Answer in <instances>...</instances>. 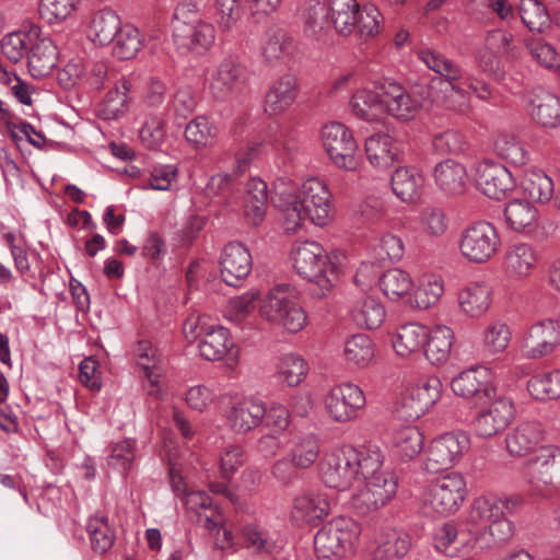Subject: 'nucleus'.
Segmentation results:
<instances>
[{
	"instance_id": "nucleus-2",
	"label": "nucleus",
	"mask_w": 560,
	"mask_h": 560,
	"mask_svg": "<svg viewBox=\"0 0 560 560\" xmlns=\"http://www.w3.org/2000/svg\"><path fill=\"white\" fill-rule=\"evenodd\" d=\"M361 535V525L351 517H335L314 537V549L319 560H341L353 552Z\"/></svg>"
},
{
	"instance_id": "nucleus-37",
	"label": "nucleus",
	"mask_w": 560,
	"mask_h": 560,
	"mask_svg": "<svg viewBox=\"0 0 560 560\" xmlns=\"http://www.w3.org/2000/svg\"><path fill=\"white\" fill-rule=\"evenodd\" d=\"M491 288L485 282H471L458 293V303L471 317L481 316L491 304Z\"/></svg>"
},
{
	"instance_id": "nucleus-15",
	"label": "nucleus",
	"mask_w": 560,
	"mask_h": 560,
	"mask_svg": "<svg viewBox=\"0 0 560 560\" xmlns=\"http://www.w3.org/2000/svg\"><path fill=\"white\" fill-rule=\"evenodd\" d=\"M363 390L355 384L342 383L334 386L325 398V407L329 416L337 422H347L358 416L365 406Z\"/></svg>"
},
{
	"instance_id": "nucleus-38",
	"label": "nucleus",
	"mask_w": 560,
	"mask_h": 560,
	"mask_svg": "<svg viewBox=\"0 0 560 560\" xmlns=\"http://www.w3.org/2000/svg\"><path fill=\"white\" fill-rule=\"evenodd\" d=\"M508 224L516 232L530 233L538 226L537 209L528 201L514 199L504 208Z\"/></svg>"
},
{
	"instance_id": "nucleus-50",
	"label": "nucleus",
	"mask_w": 560,
	"mask_h": 560,
	"mask_svg": "<svg viewBox=\"0 0 560 560\" xmlns=\"http://www.w3.org/2000/svg\"><path fill=\"white\" fill-rule=\"evenodd\" d=\"M524 194L535 202L545 203L552 198L553 182L542 171L527 172L522 180Z\"/></svg>"
},
{
	"instance_id": "nucleus-35",
	"label": "nucleus",
	"mask_w": 560,
	"mask_h": 560,
	"mask_svg": "<svg viewBox=\"0 0 560 560\" xmlns=\"http://www.w3.org/2000/svg\"><path fill=\"white\" fill-rule=\"evenodd\" d=\"M120 18L112 9H102L93 13L89 23V38L100 46L113 43L120 30Z\"/></svg>"
},
{
	"instance_id": "nucleus-64",
	"label": "nucleus",
	"mask_w": 560,
	"mask_h": 560,
	"mask_svg": "<svg viewBox=\"0 0 560 560\" xmlns=\"http://www.w3.org/2000/svg\"><path fill=\"white\" fill-rule=\"evenodd\" d=\"M380 11L373 5L358 9L354 32L361 39H368L380 33Z\"/></svg>"
},
{
	"instance_id": "nucleus-14",
	"label": "nucleus",
	"mask_w": 560,
	"mask_h": 560,
	"mask_svg": "<svg viewBox=\"0 0 560 560\" xmlns=\"http://www.w3.org/2000/svg\"><path fill=\"white\" fill-rule=\"evenodd\" d=\"M247 80L246 67L233 58H225L212 74L209 90L213 98L226 101L243 93Z\"/></svg>"
},
{
	"instance_id": "nucleus-53",
	"label": "nucleus",
	"mask_w": 560,
	"mask_h": 560,
	"mask_svg": "<svg viewBox=\"0 0 560 560\" xmlns=\"http://www.w3.org/2000/svg\"><path fill=\"white\" fill-rule=\"evenodd\" d=\"M493 148L495 153L504 161L515 165L523 166L528 160L524 143L514 135L500 133L497 136Z\"/></svg>"
},
{
	"instance_id": "nucleus-4",
	"label": "nucleus",
	"mask_w": 560,
	"mask_h": 560,
	"mask_svg": "<svg viewBox=\"0 0 560 560\" xmlns=\"http://www.w3.org/2000/svg\"><path fill=\"white\" fill-rule=\"evenodd\" d=\"M501 237L497 228L487 221H478L463 230L458 248L464 258L474 264L489 261L499 250Z\"/></svg>"
},
{
	"instance_id": "nucleus-34",
	"label": "nucleus",
	"mask_w": 560,
	"mask_h": 560,
	"mask_svg": "<svg viewBox=\"0 0 560 560\" xmlns=\"http://www.w3.org/2000/svg\"><path fill=\"white\" fill-rule=\"evenodd\" d=\"M434 180L446 195L457 196L466 189L467 172L463 164L448 159L435 166Z\"/></svg>"
},
{
	"instance_id": "nucleus-11",
	"label": "nucleus",
	"mask_w": 560,
	"mask_h": 560,
	"mask_svg": "<svg viewBox=\"0 0 560 560\" xmlns=\"http://www.w3.org/2000/svg\"><path fill=\"white\" fill-rule=\"evenodd\" d=\"M357 450L342 447L327 454L320 466L323 482L339 491L349 489L357 477Z\"/></svg>"
},
{
	"instance_id": "nucleus-8",
	"label": "nucleus",
	"mask_w": 560,
	"mask_h": 560,
	"mask_svg": "<svg viewBox=\"0 0 560 560\" xmlns=\"http://www.w3.org/2000/svg\"><path fill=\"white\" fill-rule=\"evenodd\" d=\"M466 494V482L462 475L451 472L436 478L428 488L425 502L439 515L446 516L458 511Z\"/></svg>"
},
{
	"instance_id": "nucleus-19",
	"label": "nucleus",
	"mask_w": 560,
	"mask_h": 560,
	"mask_svg": "<svg viewBox=\"0 0 560 560\" xmlns=\"http://www.w3.org/2000/svg\"><path fill=\"white\" fill-rule=\"evenodd\" d=\"M222 280L231 287H238L248 277L253 268L250 252L240 242H230L220 257Z\"/></svg>"
},
{
	"instance_id": "nucleus-60",
	"label": "nucleus",
	"mask_w": 560,
	"mask_h": 560,
	"mask_svg": "<svg viewBox=\"0 0 560 560\" xmlns=\"http://www.w3.org/2000/svg\"><path fill=\"white\" fill-rule=\"evenodd\" d=\"M214 137L215 128L203 116L192 119L185 129L186 140L197 149L211 144Z\"/></svg>"
},
{
	"instance_id": "nucleus-56",
	"label": "nucleus",
	"mask_w": 560,
	"mask_h": 560,
	"mask_svg": "<svg viewBox=\"0 0 560 560\" xmlns=\"http://www.w3.org/2000/svg\"><path fill=\"white\" fill-rule=\"evenodd\" d=\"M345 357L348 362L358 366H366L374 357L373 342L365 334L350 337L345 345Z\"/></svg>"
},
{
	"instance_id": "nucleus-6",
	"label": "nucleus",
	"mask_w": 560,
	"mask_h": 560,
	"mask_svg": "<svg viewBox=\"0 0 560 560\" xmlns=\"http://www.w3.org/2000/svg\"><path fill=\"white\" fill-rule=\"evenodd\" d=\"M471 421L475 433L480 438H492L503 431L514 418L515 409L512 399L505 396H492L483 399Z\"/></svg>"
},
{
	"instance_id": "nucleus-41",
	"label": "nucleus",
	"mask_w": 560,
	"mask_h": 560,
	"mask_svg": "<svg viewBox=\"0 0 560 560\" xmlns=\"http://www.w3.org/2000/svg\"><path fill=\"white\" fill-rule=\"evenodd\" d=\"M423 434L413 425H406L395 431L393 451L401 460L416 458L423 448Z\"/></svg>"
},
{
	"instance_id": "nucleus-18",
	"label": "nucleus",
	"mask_w": 560,
	"mask_h": 560,
	"mask_svg": "<svg viewBox=\"0 0 560 560\" xmlns=\"http://www.w3.org/2000/svg\"><path fill=\"white\" fill-rule=\"evenodd\" d=\"M476 185L487 197L500 200L514 188L515 183L504 165L483 160L476 167Z\"/></svg>"
},
{
	"instance_id": "nucleus-63",
	"label": "nucleus",
	"mask_w": 560,
	"mask_h": 560,
	"mask_svg": "<svg viewBox=\"0 0 560 560\" xmlns=\"http://www.w3.org/2000/svg\"><path fill=\"white\" fill-rule=\"evenodd\" d=\"M137 441L133 439H125L112 446L108 457V465L127 474L136 458Z\"/></svg>"
},
{
	"instance_id": "nucleus-59",
	"label": "nucleus",
	"mask_w": 560,
	"mask_h": 560,
	"mask_svg": "<svg viewBox=\"0 0 560 560\" xmlns=\"http://www.w3.org/2000/svg\"><path fill=\"white\" fill-rule=\"evenodd\" d=\"M243 15L238 0H214L213 16L222 33L234 30Z\"/></svg>"
},
{
	"instance_id": "nucleus-12",
	"label": "nucleus",
	"mask_w": 560,
	"mask_h": 560,
	"mask_svg": "<svg viewBox=\"0 0 560 560\" xmlns=\"http://www.w3.org/2000/svg\"><path fill=\"white\" fill-rule=\"evenodd\" d=\"M560 345V322L546 318L525 331L520 349L524 358L537 360L551 354Z\"/></svg>"
},
{
	"instance_id": "nucleus-9",
	"label": "nucleus",
	"mask_w": 560,
	"mask_h": 560,
	"mask_svg": "<svg viewBox=\"0 0 560 560\" xmlns=\"http://www.w3.org/2000/svg\"><path fill=\"white\" fill-rule=\"evenodd\" d=\"M522 472L533 490L542 492L560 478V447L555 445L539 447L535 455L524 463Z\"/></svg>"
},
{
	"instance_id": "nucleus-44",
	"label": "nucleus",
	"mask_w": 560,
	"mask_h": 560,
	"mask_svg": "<svg viewBox=\"0 0 560 560\" xmlns=\"http://www.w3.org/2000/svg\"><path fill=\"white\" fill-rule=\"evenodd\" d=\"M350 106L353 114L365 121H375L383 112V103L378 82L375 91L360 90L353 94Z\"/></svg>"
},
{
	"instance_id": "nucleus-57",
	"label": "nucleus",
	"mask_w": 560,
	"mask_h": 560,
	"mask_svg": "<svg viewBox=\"0 0 560 560\" xmlns=\"http://www.w3.org/2000/svg\"><path fill=\"white\" fill-rule=\"evenodd\" d=\"M353 318L359 326L376 329L385 319V308L380 301L365 298L360 306L353 311Z\"/></svg>"
},
{
	"instance_id": "nucleus-42",
	"label": "nucleus",
	"mask_w": 560,
	"mask_h": 560,
	"mask_svg": "<svg viewBox=\"0 0 560 560\" xmlns=\"http://www.w3.org/2000/svg\"><path fill=\"white\" fill-rule=\"evenodd\" d=\"M417 54L419 59H421L429 69L439 73L450 83L453 91L459 92L456 82L462 79L463 71L458 65L433 49H420Z\"/></svg>"
},
{
	"instance_id": "nucleus-49",
	"label": "nucleus",
	"mask_w": 560,
	"mask_h": 560,
	"mask_svg": "<svg viewBox=\"0 0 560 560\" xmlns=\"http://www.w3.org/2000/svg\"><path fill=\"white\" fill-rule=\"evenodd\" d=\"M91 547L97 553L107 552L115 542V530L109 526L107 516H93L86 523Z\"/></svg>"
},
{
	"instance_id": "nucleus-32",
	"label": "nucleus",
	"mask_w": 560,
	"mask_h": 560,
	"mask_svg": "<svg viewBox=\"0 0 560 560\" xmlns=\"http://www.w3.org/2000/svg\"><path fill=\"white\" fill-rule=\"evenodd\" d=\"M303 20L305 35L316 40L324 39L331 30V16L324 0H306Z\"/></svg>"
},
{
	"instance_id": "nucleus-40",
	"label": "nucleus",
	"mask_w": 560,
	"mask_h": 560,
	"mask_svg": "<svg viewBox=\"0 0 560 560\" xmlns=\"http://www.w3.org/2000/svg\"><path fill=\"white\" fill-rule=\"evenodd\" d=\"M425 338H428L425 326L409 323L398 328L393 346L398 355L407 357L413 352L423 351Z\"/></svg>"
},
{
	"instance_id": "nucleus-31",
	"label": "nucleus",
	"mask_w": 560,
	"mask_h": 560,
	"mask_svg": "<svg viewBox=\"0 0 560 560\" xmlns=\"http://www.w3.org/2000/svg\"><path fill=\"white\" fill-rule=\"evenodd\" d=\"M234 348V341L228 328L223 326H210L201 337L198 349L200 355L208 361H221L230 354Z\"/></svg>"
},
{
	"instance_id": "nucleus-45",
	"label": "nucleus",
	"mask_w": 560,
	"mask_h": 560,
	"mask_svg": "<svg viewBox=\"0 0 560 560\" xmlns=\"http://www.w3.org/2000/svg\"><path fill=\"white\" fill-rule=\"evenodd\" d=\"M113 55L120 60H129L137 56L143 45L140 31L131 24L120 26L113 40Z\"/></svg>"
},
{
	"instance_id": "nucleus-16",
	"label": "nucleus",
	"mask_w": 560,
	"mask_h": 560,
	"mask_svg": "<svg viewBox=\"0 0 560 560\" xmlns=\"http://www.w3.org/2000/svg\"><path fill=\"white\" fill-rule=\"evenodd\" d=\"M397 487V478L393 472L370 477L364 488L353 497V506L362 514L376 511L393 499Z\"/></svg>"
},
{
	"instance_id": "nucleus-5",
	"label": "nucleus",
	"mask_w": 560,
	"mask_h": 560,
	"mask_svg": "<svg viewBox=\"0 0 560 560\" xmlns=\"http://www.w3.org/2000/svg\"><path fill=\"white\" fill-rule=\"evenodd\" d=\"M325 151L339 168L355 171L359 166L358 144L352 132L342 124L332 121L322 129Z\"/></svg>"
},
{
	"instance_id": "nucleus-17",
	"label": "nucleus",
	"mask_w": 560,
	"mask_h": 560,
	"mask_svg": "<svg viewBox=\"0 0 560 560\" xmlns=\"http://www.w3.org/2000/svg\"><path fill=\"white\" fill-rule=\"evenodd\" d=\"M296 198L312 223L319 226L327 224L331 210L330 192L323 180L316 177L306 179Z\"/></svg>"
},
{
	"instance_id": "nucleus-58",
	"label": "nucleus",
	"mask_w": 560,
	"mask_h": 560,
	"mask_svg": "<svg viewBox=\"0 0 560 560\" xmlns=\"http://www.w3.org/2000/svg\"><path fill=\"white\" fill-rule=\"evenodd\" d=\"M525 47L532 59L546 69H557L560 67V55L552 45L541 38H528L525 40Z\"/></svg>"
},
{
	"instance_id": "nucleus-30",
	"label": "nucleus",
	"mask_w": 560,
	"mask_h": 560,
	"mask_svg": "<svg viewBox=\"0 0 560 560\" xmlns=\"http://www.w3.org/2000/svg\"><path fill=\"white\" fill-rule=\"evenodd\" d=\"M529 115L542 128L560 126V100L550 92H535L529 103Z\"/></svg>"
},
{
	"instance_id": "nucleus-61",
	"label": "nucleus",
	"mask_w": 560,
	"mask_h": 560,
	"mask_svg": "<svg viewBox=\"0 0 560 560\" xmlns=\"http://www.w3.org/2000/svg\"><path fill=\"white\" fill-rule=\"evenodd\" d=\"M58 60L57 45L50 38H39L37 33V79L49 75L56 69Z\"/></svg>"
},
{
	"instance_id": "nucleus-27",
	"label": "nucleus",
	"mask_w": 560,
	"mask_h": 560,
	"mask_svg": "<svg viewBox=\"0 0 560 560\" xmlns=\"http://www.w3.org/2000/svg\"><path fill=\"white\" fill-rule=\"evenodd\" d=\"M366 156L372 165L378 168L390 167L400 161V144L387 133L371 136L365 141Z\"/></svg>"
},
{
	"instance_id": "nucleus-13",
	"label": "nucleus",
	"mask_w": 560,
	"mask_h": 560,
	"mask_svg": "<svg viewBox=\"0 0 560 560\" xmlns=\"http://www.w3.org/2000/svg\"><path fill=\"white\" fill-rule=\"evenodd\" d=\"M173 39L182 54L202 55L214 44L215 27L212 23L202 20L187 22L177 19L174 24Z\"/></svg>"
},
{
	"instance_id": "nucleus-1",
	"label": "nucleus",
	"mask_w": 560,
	"mask_h": 560,
	"mask_svg": "<svg viewBox=\"0 0 560 560\" xmlns=\"http://www.w3.org/2000/svg\"><path fill=\"white\" fill-rule=\"evenodd\" d=\"M291 258L296 272L308 281L307 291L313 299L322 300L332 293L340 278V269L319 243H298Z\"/></svg>"
},
{
	"instance_id": "nucleus-20",
	"label": "nucleus",
	"mask_w": 560,
	"mask_h": 560,
	"mask_svg": "<svg viewBox=\"0 0 560 560\" xmlns=\"http://www.w3.org/2000/svg\"><path fill=\"white\" fill-rule=\"evenodd\" d=\"M381 90L383 109L388 115L401 121H409L420 107L419 100L412 97L406 89L392 79L378 81Z\"/></svg>"
},
{
	"instance_id": "nucleus-3",
	"label": "nucleus",
	"mask_w": 560,
	"mask_h": 560,
	"mask_svg": "<svg viewBox=\"0 0 560 560\" xmlns=\"http://www.w3.org/2000/svg\"><path fill=\"white\" fill-rule=\"evenodd\" d=\"M261 317L295 334L306 325L303 307L289 294L287 285L271 289L259 306Z\"/></svg>"
},
{
	"instance_id": "nucleus-24",
	"label": "nucleus",
	"mask_w": 560,
	"mask_h": 560,
	"mask_svg": "<svg viewBox=\"0 0 560 560\" xmlns=\"http://www.w3.org/2000/svg\"><path fill=\"white\" fill-rule=\"evenodd\" d=\"M545 430L539 422L524 421L505 436V448L511 456L523 457L532 452L542 442Z\"/></svg>"
},
{
	"instance_id": "nucleus-22",
	"label": "nucleus",
	"mask_w": 560,
	"mask_h": 560,
	"mask_svg": "<svg viewBox=\"0 0 560 560\" xmlns=\"http://www.w3.org/2000/svg\"><path fill=\"white\" fill-rule=\"evenodd\" d=\"M411 548V536L401 529L386 528L373 542L371 560H400Z\"/></svg>"
},
{
	"instance_id": "nucleus-39",
	"label": "nucleus",
	"mask_w": 560,
	"mask_h": 560,
	"mask_svg": "<svg viewBox=\"0 0 560 560\" xmlns=\"http://www.w3.org/2000/svg\"><path fill=\"white\" fill-rule=\"evenodd\" d=\"M293 49V37L284 28L272 26L266 32L261 55L267 63H277L291 55Z\"/></svg>"
},
{
	"instance_id": "nucleus-62",
	"label": "nucleus",
	"mask_w": 560,
	"mask_h": 560,
	"mask_svg": "<svg viewBox=\"0 0 560 560\" xmlns=\"http://www.w3.org/2000/svg\"><path fill=\"white\" fill-rule=\"evenodd\" d=\"M296 195L289 194L279 205L283 214V228L288 233H295L305 220H308L306 210L301 207Z\"/></svg>"
},
{
	"instance_id": "nucleus-33",
	"label": "nucleus",
	"mask_w": 560,
	"mask_h": 560,
	"mask_svg": "<svg viewBox=\"0 0 560 560\" xmlns=\"http://www.w3.org/2000/svg\"><path fill=\"white\" fill-rule=\"evenodd\" d=\"M537 262V254L534 247L526 243L511 245L504 255V269L512 278L528 277Z\"/></svg>"
},
{
	"instance_id": "nucleus-48",
	"label": "nucleus",
	"mask_w": 560,
	"mask_h": 560,
	"mask_svg": "<svg viewBox=\"0 0 560 560\" xmlns=\"http://www.w3.org/2000/svg\"><path fill=\"white\" fill-rule=\"evenodd\" d=\"M378 284L384 295L393 301L409 294L413 287L409 273L398 268L383 272L378 278Z\"/></svg>"
},
{
	"instance_id": "nucleus-46",
	"label": "nucleus",
	"mask_w": 560,
	"mask_h": 560,
	"mask_svg": "<svg viewBox=\"0 0 560 560\" xmlns=\"http://www.w3.org/2000/svg\"><path fill=\"white\" fill-rule=\"evenodd\" d=\"M527 390L536 400H550L560 397V370L533 375L527 382Z\"/></svg>"
},
{
	"instance_id": "nucleus-21",
	"label": "nucleus",
	"mask_w": 560,
	"mask_h": 560,
	"mask_svg": "<svg viewBox=\"0 0 560 560\" xmlns=\"http://www.w3.org/2000/svg\"><path fill=\"white\" fill-rule=\"evenodd\" d=\"M452 390L455 395L466 399L475 398L477 401L490 399L495 394L490 385L488 369L476 366L460 372L452 380Z\"/></svg>"
},
{
	"instance_id": "nucleus-7",
	"label": "nucleus",
	"mask_w": 560,
	"mask_h": 560,
	"mask_svg": "<svg viewBox=\"0 0 560 560\" xmlns=\"http://www.w3.org/2000/svg\"><path fill=\"white\" fill-rule=\"evenodd\" d=\"M470 439L465 432H450L435 438L428 450L425 469L431 474L452 468L469 450Z\"/></svg>"
},
{
	"instance_id": "nucleus-47",
	"label": "nucleus",
	"mask_w": 560,
	"mask_h": 560,
	"mask_svg": "<svg viewBox=\"0 0 560 560\" xmlns=\"http://www.w3.org/2000/svg\"><path fill=\"white\" fill-rule=\"evenodd\" d=\"M319 440L314 433L295 436L290 450V457L299 468L311 467L319 455Z\"/></svg>"
},
{
	"instance_id": "nucleus-43",
	"label": "nucleus",
	"mask_w": 560,
	"mask_h": 560,
	"mask_svg": "<svg viewBox=\"0 0 560 560\" xmlns=\"http://www.w3.org/2000/svg\"><path fill=\"white\" fill-rule=\"evenodd\" d=\"M392 189L402 201H415L423 185L422 175L415 168L397 167L392 175Z\"/></svg>"
},
{
	"instance_id": "nucleus-26",
	"label": "nucleus",
	"mask_w": 560,
	"mask_h": 560,
	"mask_svg": "<svg viewBox=\"0 0 560 560\" xmlns=\"http://www.w3.org/2000/svg\"><path fill=\"white\" fill-rule=\"evenodd\" d=\"M298 80L293 74H284L269 88L265 97V112L269 116L284 113L295 101Z\"/></svg>"
},
{
	"instance_id": "nucleus-55",
	"label": "nucleus",
	"mask_w": 560,
	"mask_h": 560,
	"mask_svg": "<svg viewBox=\"0 0 560 560\" xmlns=\"http://www.w3.org/2000/svg\"><path fill=\"white\" fill-rule=\"evenodd\" d=\"M135 352L138 357V364L143 369L145 377L151 383L152 389L150 395L158 396L160 388L158 387L159 374L154 373V370L160 363L158 350L149 340H140L137 343Z\"/></svg>"
},
{
	"instance_id": "nucleus-36",
	"label": "nucleus",
	"mask_w": 560,
	"mask_h": 560,
	"mask_svg": "<svg viewBox=\"0 0 560 560\" xmlns=\"http://www.w3.org/2000/svg\"><path fill=\"white\" fill-rule=\"evenodd\" d=\"M454 340L453 330L444 325H436L428 330L423 353L425 358L434 365L447 361Z\"/></svg>"
},
{
	"instance_id": "nucleus-28",
	"label": "nucleus",
	"mask_w": 560,
	"mask_h": 560,
	"mask_svg": "<svg viewBox=\"0 0 560 560\" xmlns=\"http://www.w3.org/2000/svg\"><path fill=\"white\" fill-rule=\"evenodd\" d=\"M264 416L266 406L262 401L244 399L231 408L228 420L233 431L247 433L262 423Z\"/></svg>"
},
{
	"instance_id": "nucleus-52",
	"label": "nucleus",
	"mask_w": 560,
	"mask_h": 560,
	"mask_svg": "<svg viewBox=\"0 0 560 560\" xmlns=\"http://www.w3.org/2000/svg\"><path fill=\"white\" fill-rule=\"evenodd\" d=\"M307 374V363L296 354L289 353L280 358L277 365V380L290 387L300 385Z\"/></svg>"
},
{
	"instance_id": "nucleus-29",
	"label": "nucleus",
	"mask_w": 560,
	"mask_h": 560,
	"mask_svg": "<svg viewBox=\"0 0 560 560\" xmlns=\"http://www.w3.org/2000/svg\"><path fill=\"white\" fill-rule=\"evenodd\" d=\"M268 207V187L260 178H250L243 196V212L253 225H259L266 215Z\"/></svg>"
},
{
	"instance_id": "nucleus-25",
	"label": "nucleus",
	"mask_w": 560,
	"mask_h": 560,
	"mask_svg": "<svg viewBox=\"0 0 560 560\" xmlns=\"http://www.w3.org/2000/svg\"><path fill=\"white\" fill-rule=\"evenodd\" d=\"M329 512L330 503L325 493L306 492L294 499L291 517L298 523L317 525Z\"/></svg>"
},
{
	"instance_id": "nucleus-10",
	"label": "nucleus",
	"mask_w": 560,
	"mask_h": 560,
	"mask_svg": "<svg viewBox=\"0 0 560 560\" xmlns=\"http://www.w3.org/2000/svg\"><path fill=\"white\" fill-rule=\"evenodd\" d=\"M442 383L438 376L420 377L402 396L399 417L407 421L421 418L440 399Z\"/></svg>"
},
{
	"instance_id": "nucleus-51",
	"label": "nucleus",
	"mask_w": 560,
	"mask_h": 560,
	"mask_svg": "<svg viewBox=\"0 0 560 560\" xmlns=\"http://www.w3.org/2000/svg\"><path fill=\"white\" fill-rule=\"evenodd\" d=\"M502 503L497 495H481L474 500L468 521L471 524L487 528L495 518L502 515Z\"/></svg>"
},
{
	"instance_id": "nucleus-23",
	"label": "nucleus",
	"mask_w": 560,
	"mask_h": 560,
	"mask_svg": "<svg viewBox=\"0 0 560 560\" xmlns=\"http://www.w3.org/2000/svg\"><path fill=\"white\" fill-rule=\"evenodd\" d=\"M192 522L212 530L223 523V516L212 498L205 491H189L183 497Z\"/></svg>"
},
{
	"instance_id": "nucleus-54",
	"label": "nucleus",
	"mask_w": 560,
	"mask_h": 560,
	"mask_svg": "<svg viewBox=\"0 0 560 560\" xmlns=\"http://www.w3.org/2000/svg\"><path fill=\"white\" fill-rule=\"evenodd\" d=\"M520 16L532 32L544 33L550 28L551 15L544 3L537 0H524L520 5Z\"/></svg>"
}]
</instances>
